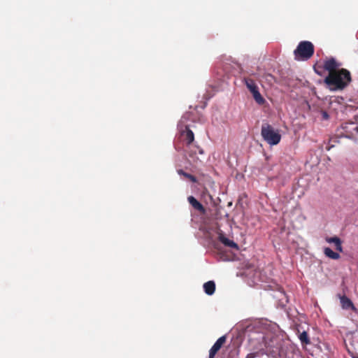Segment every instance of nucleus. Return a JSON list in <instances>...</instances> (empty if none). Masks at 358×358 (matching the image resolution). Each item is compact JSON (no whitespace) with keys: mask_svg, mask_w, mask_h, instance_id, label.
I'll return each instance as SVG.
<instances>
[{"mask_svg":"<svg viewBox=\"0 0 358 358\" xmlns=\"http://www.w3.org/2000/svg\"><path fill=\"white\" fill-rule=\"evenodd\" d=\"M353 358H358V357H353Z\"/></svg>","mask_w":358,"mask_h":358,"instance_id":"21","label":"nucleus"},{"mask_svg":"<svg viewBox=\"0 0 358 358\" xmlns=\"http://www.w3.org/2000/svg\"><path fill=\"white\" fill-rule=\"evenodd\" d=\"M339 299L341 306L343 309L344 310H352L355 313H357V309L353 304L352 301L345 295L341 296V294L338 295Z\"/></svg>","mask_w":358,"mask_h":358,"instance_id":"5","label":"nucleus"},{"mask_svg":"<svg viewBox=\"0 0 358 358\" xmlns=\"http://www.w3.org/2000/svg\"><path fill=\"white\" fill-rule=\"evenodd\" d=\"M252 94L254 99L258 104L263 105L266 102L265 99H264V97L261 95L260 92H259V90L257 91L252 93Z\"/></svg>","mask_w":358,"mask_h":358,"instance_id":"15","label":"nucleus"},{"mask_svg":"<svg viewBox=\"0 0 358 358\" xmlns=\"http://www.w3.org/2000/svg\"><path fill=\"white\" fill-rule=\"evenodd\" d=\"M227 341V336H222L219 338L217 341L214 343L213 347L210 348L209 351V357L208 358H214L216 353L220 350L222 346Z\"/></svg>","mask_w":358,"mask_h":358,"instance_id":"6","label":"nucleus"},{"mask_svg":"<svg viewBox=\"0 0 358 358\" xmlns=\"http://www.w3.org/2000/svg\"><path fill=\"white\" fill-rule=\"evenodd\" d=\"M322 114L324 119L327 120L329 118V115L326 111H322Z\"/></svg>","mask_w":358,"mask_h":358,"instance_id":"18","label":"nucleus"},{"mask_svg":"<svg viewBox=\"0 0 358 358\" xmlns=\"http://www.w3.org/2000/svg\"><path fill=\"white\" fill-rule=\"evenodd\" d=\"M331 147H332V146H328V147H327V150H329L331 149Z\"/></svg>","mask_w":358,"mask_h":358,"instance_id":"19","label":"nucleus"},{"mask_svg":"<svg viewBox=\"0 0 358 358\" xmlns=\"http://www.w3.org/2000/svg\"><path fill=\"white\" fill-rule=\"evenodd\" d=\"M351 81V73L346 69H341L336 72L328 74L324 80L327 87L331 91L343 90Z\"/></svg>","mask_w":358,"mask_h":358,"instance_id":"1","label":"nucleus"},{"mask_svg":"<svg viewBox=\"0 0 358 358\" xmlns=\"http://www.w3.org/2000/svg\"><path fill=\"white\" fill-rule=\"evenodd\" d=\"M187 200L189 204L196 210H198L201 214L206 213V208L204 206L195 199L193 196H189L187 198Z\"/></svg>","mask_w":358,"mask_h":358,"instance_id":"7","label":"nucleus"},{"mask_svg":"<svg viewBox=\"0 0 358 358\" xmlns=\"http://www.w3.org/2000/svg\"><path fill=\"white\" fill-rule=\"evenodd\" d=\"M203 289L206 294L212 295L215 291V283L213 280L208 281L203 284Z\"/></svg>","mask_w":358,"mask_h":358,"instance_id":"10","label":"nucleus"},{"mask_svg":"<svg viewBox=\"0 0 358 358\" xmlns=\"http://www.w3.org/2000/svg\"><path fill=\"white\" fill-rule=\"evenodd\" d=\"M341 64L338 63L334 58L331 57L324 62L323 68L331 74L333 72H336L341 69Z\"/></svg>","mask_w":358,"mask_h":358,"instance_id":"4","label":"nucleus"},{"mask_svg":"<svg viewBox=\"0 0 358 358\" xmlns=\"http://www.w3.org/2000/svg\"><path fill=\"white\" fill-rule=\"evenodd\" d=\"M326 241L329 243H334L335 246H336V249L339 252H342L343 248H342L341 241L339 238H338L336 236L328 237L326 238Z\"/></svg>","mask_w":358,"mask_h":358,"instance_id":"11","label":"nucleus"},{"mask_svg":"<svg viewBox=\"0 0 358 358\" xmlns=\"http://www.w3.org/2000/svg\"><path fill=\"white\" fill-rule=\"evenodd\" d=\"M259 353L258 352H252V353H249L245 358H255L258 356Z\"/></svg>","mask_w":358,"mask_h":358,"instance_id":"17","label":"nucleus"},{"mask_svg":"<svg viewBox=\"0 0 358 358\" xmlns=\"http://www.w3.org/2000/svg\"><path fill=\"white\" fill-rule=\"evenodd\" d=\"M244 83L247 87V88L249 90V91L252 93H253L254 92H256L259 89H258V87L257 86L256 83H255V81L251 79V78H245L244 79Z\"/></svg>","mask_w":358,"mask_h":358,"instance_id":"12","label":"nucleus"},{"mask_svg":"<svg viewBox=\"0 0 358 358\" xmlns=\"http://www.w3.org/2000/svg\"><path fill=\"white\" fill-rule=\"evenodd\" d=\"M261 135L263 139L271 145H275L278 144L281 140V135L278 130L268 123H264L262 125Z\"/></svg>","mask_w":358,"mask_h":358,"instance_id":"2","label":"nucleus"},{"mask_svg":"<svg viewBox=\"0 0 358 358\" xmlns=\"http://www.w3.org/2000/svg\"><path fill=\"white\" fill-rule=\"evenodd\" d=\"M218 240L225 246L235 249L238 248V244L234 241L226 238L222 231L218 232Z\"/></svg>","mask_w":358,"mask_h":358,"instance_id":"8","label":"nucleus"},{"mask_svg":"<svg viewBox=\"0 0 358 358\" xmlns=\"http://www.w3.org/2000/svg\"><path fill=\"white\" fill-rule=\"evenodd\" d=\"M182 135L185 136V141L187 145H190L194 140V133L187 126L185 127V130L182 132Z\"/></svg>","mask_w":358,"mask_h":358,"instance_id":"9","label":"nucleus"},{"mask_svg":"<svg viewBox=\"0 0 358 358\" xmlns=\"http://www.w3.org/2000/svg\"><path fill=\"white\" fill-rule=\"evenodd\" d=\"M298 337L302 345H308L310 343L309 336L306 331H303L302 332L298 331Z\"/></svg>","mask_w":358,"mask_h":358,"instance_id":"13","label":"nucleus"},{"mask_svg":"<svg viewBox=\"0 0 358 358\" xmlns=\"http://www.w3.org/2000/svg\"><path fill=\"white\" fill-rule=\"evenodd\" d=\"M178 173L179 175H180V176H183L184 177H185L186 178L189 179L192 182H197V179H196V178L194 176L191 175V174H189L188 173H186V172H185L182 169L178 170Z\"/></svg>","mask_w":358,"mask_h":358,"instance_id":"16","label":"nucleus"},{"mask_svg":"<svg viewBox=\"0 0 358 358\" xmlns=\"http://www.w3.org/2000/svg\"><path fill=\"white\" fill-rule=\"evenodd\" d=\"M324 255L332 259H338L340 258V255L336 252H334L329 248H325L324 250Z\"/></svg>","mask_w":358,"mask_h":358,"instance_id":"14","label":"nucleus"},{"mask_svg":"<svg viewBox=\"0 0 358 358\" xmlns=\"http://www.w3.org/2000/svg\"><path fill=\"white\" fill-rule=\"evenodd\" d=\"M203 150H199V153L203 154Z\"/></svg>","mask_w":358,"mask_h":358,"instance_id":"20","label":"nucleus"},{"mask_svg":"<svg viewBox=\"0 0 358 358\" xmlns=\"http://www.w3.org/2000/svg\"><path fill=\"white\" fill-rule=\"evenodd\" d=\"M314 45L308 41H301L294 51L295 59L297 60H308L314 54Z\"/></svg>","mask_w":358,"mask_h":358,"instance_id":"3","label":"nucleus"}]
</instances>
